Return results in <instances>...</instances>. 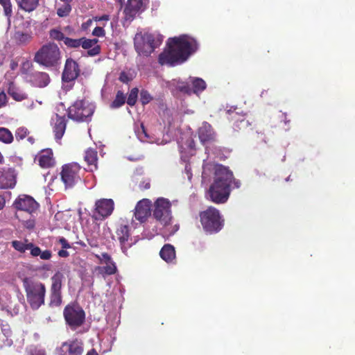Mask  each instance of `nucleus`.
<instances>
[{
	"label": "nucleus",
	"mask_w": 355,
	"mask_h": 355,
	"mask_svg": "<svg viewBox=\"0 0 355 355\" xmlns=\"http://www.w3.org/2000/svg\"><path fill=\"white\" fill-rule=\"evenodd\" d=\"M67 112L68 117L73 121L88 122L94 112V106L85 100H77L68 108Z\"/></svg>",
	"instance_id": "7"
},
{
	"label": "nucleus",
	"mask_w": 355,
	"mask_h": 355,
	"mask_svg": "<svg viewBox=\"0 0 355 355\" xmlns=\"http://www.w3.org/2000/svg\"><path fill=\"white\" fill-rule=\"evenodd\" d=\"M198 137L204 145L216 141V132L207 122H203L198 130Z\"/></svg>",
	"instance_id": "18"
},
{
	"label": "nucleus",
	"mask_w": 355,
	"mask_h": 355,
	"mask_svg": "<svg viewBox=\"0 0 355 355\" xmlns=\"http://www.w3.org/2000/svg\"><path fill=\"white\" fill-rule=\"evenodd\" d=\"M65 323L71 330L80 327L85 322V312L77 303L67 304L63 311Z\"/></svg>",
	"instance_id": "8"
},
{
	"label": "nucleus",
	"mask_w": 355,
	"mask_h": 355,
	"mask_svg": "<svg viewBox=\"0 0 355 355\" xmlns=\"http://www.w3.org/2000/svg\"><path fill=\"white\" fill-rule=\"evenodd\" d=\"M8 103V98L6 93L2 91L0 92V108L5 107Z\"/></svg>",
	"instance_id": "48"
},
{
	"label": "nucleus",
	"mask_w": 355,
	"mask_h": 355,
	"mask_svg": "<svg viewBox=\"0 0 355 355\" xmlns=\"http://www.w3.org/2000/svg\"><path fill=\"white\" fill-rule=\"evenodd\" d=\"M0 3L3 7L6 15L10 16L12 14V6L10 0H0Z\"/></svg>",
	"instance_id": "43"
},
{
	"label": "nucleus",
	"mask_w": 355,
	"mask_h": 355,
	"mask_svg": "<svg viewBox=\"0 0 355 355\" xmlns=\"http://www.w3.org/2000/svg\"><path fill=\"white\" fill-rule=\"evenodd\" d=\"M153 100L150 94L145 89H141L140 92V101L143 105L149 103Z\"/></svg>",
	"instance_id": "40"
},
{
	"label": "nucleus",
	"mask_w": 355,
	"mask_h": 355,
	"mask_svg": "<svg viewBox=\"0 0 355 355\" xmlns=\"http://www.w3.org/2000/svg\"><path fill=\"white\" fill-rule=\"evenodd\" d=\"M64 278L62 272L56 271L51 278V285L50 291H61Z\"/></svg>",
	"instance_id": "27"
},
{
	"label": "nucleus",
	"mask_w": 355,
	"mask_h": 355,
	"mask_svg": "<svg viewBox=\"0 0 355 355\" xmlns=\"http://www.w3.org/2000/svg\"><path fill=\"white\" fill-rule=\"evenodd\" d=\"M60 355H82L83 344L77 339L64 342L60 347Z\"/></svg>",
	"instance_id": "17"
},
{
	"label": "nucleus",
	"mask_w": 355,
	"mask_h": 355,
	"mask_svg": "<svg viewBox=\"0 0 355 355\" xmlns=\"http://www.w3.org/2000/svg\"><path fill=\"white\" fill-rule=\"evenodd\" d=\"M141 128H142V130L144 132V134L146 135V132H145V129H144V126L143 125H141Z\"/></svg>",
	"instance_id": "60"
},
{
	"label": "nucleus",
	"mask_w": 355,
	"mask_h": 355,
	"mask_svg": "<svg viewBox=\"0 0 355 355\" xmlns=\"http://www.w3.org/2000/svg\"><path fill=\"white\" fill-rule=\"evenodd\" d=\"M112 238L119 242L121 251L125 255H128V249L137 243V240L130 237V228L126 225H120Z\"/></svg>",
	"instance_id": "11"
},
{
	"label": "nucleus",
	"mask_w": 355,
	"mask_h": 355,
	"mask_svg": "<svg viewBox=\"0 0 355 355\" xmlns=\"http://www.w3.org/2000/svg\"><path fill=\"white\" fill-rule=\"evenodd\" d=\"M38 162L42 168H49L53 165V152L51 149L44 150L38 156Z\"/></svg>",
	"instance_id": "24"
},
{
	"label": "nucleus",
	"mask_w": 355,
	"mask_h": 355,
	"mask_svg": "<svg viewBox=\"0 0 355 355\" xmlns=\"http://www.w3.org/2000/svg\"><path fill=\"white\" fill-rule=\"evenodd\" d=\"M150 182L148 179H145L140 182L139 184V189L140 191H144L146 189H150Z\"/></svg>",
	"instance_id": "45"
},
{
	"label": "nucleus",
	"mask_w": 355,
	"mask_h": 355,
	"mask_svg": "<svg viewBox=\"0 0 355 355\" xmlns=\"http://www.w3.org/2000/svg\"><path fill=\"white\" fill-rule=\"evenodd\" d=\"M177 89L184 94H191L192 92V89L190 87L189 83L185 82H180L178 83Z\"/></svg>",
	"instance_id": "42"
},
{
	"label": "nucleus",
	"mask_w": 355,
	"mask_h": 355,
	"mask_svg": "<svg viewBox=\"0 0 355 355\" xmlns=\"http://www.w3.org/2000/svg\"><path fill=\"white\" fill-rule=\"evenodd\" d=\"M85 161L90 166V171L97 169L98 153L95 149L89 148L85 151Z\"/></svg>",
	"instance_id": "26"
},
{
	"label": "nucleus",
	"mask_w": 355,
	"mask_h": 355,
	"mask_svg": "<svg viewBox=\"0 0 355 355\" xmlns=\"http://www.w3.org/2000/svg\"><path fill=\"white\" fill-rule=\"evenodd\" d=\"M6 200L3 196L0 195V210L2 209L5 206Z\"/></svg>",
	"instance_id": "55"
},
{
	"label": "nucleus",
	"mask_w": 355,
	"mask_h": 355,
	"mask_svg": "<svg viewBox=\"0 0 355 355\" xmlns=\"http://www.w3.org/2000/svg\"><path fill=\"white\" fill-rule=\"evenodd\" d=\"M41 259L43 260H49L52 257V253L50 250H46L44 251L41 250L40 254L39 256Z\"/></svg>",
	"instance_id": "47"
},
{
	"label": "nucleus",
	"mask_w": 355,
	"mask_h": 355,
	"mask_svg": "<svg viewBox=\"0 0 355 355\" xmlns=\"http://www.w3.org/2000/svg\"><path fill=\"white\" fill-rule=\"evenodd\" d=\"M18 6L26 11H33L38 4V0H16Z\"/></svg>",
	"instance_id": "29"
},
{
	"label": "nucleus",
	"mask_w": 355,
	"mask_h": 355,
	"mask_svg": "<svg viewBox=\"0 0 355 355\" xmlns=\"http://www.w3.org/2000/svg\"><path fill=\"white\" fill-rule=\"evenodd\" d=\"M16 184V175L13 168L0 171V189L13 188Z\"/></svg>",
	"instance_id": "19"
},
{
	"label": "nucleus",
	"mask_w": 355,
	"mask_h": 355,
	"mask_svg": "<svg viewBox=\"0 0 355 355\" xmlns=\"http://www.w3.org/2000/svg\"><path fill=\"white\" fill-rule=\"evenodd\" d=\"M163 37L159 34L148 32L137 33L134 38V46L139 55L149 56L162 42Z\"/></svg>",
	"instance_id": "4"
},
{
	"label": "nucleus",
	"mask_w": 355,
	"mask_h": 355,
	"mask_svg": "<svg viewBox=\"0 0 355 355\" xmlns=\"http://www.w3.org/2000/svg\"><path fill=\"white\" fill-rule=\"evenodd\" d=\"M105 34V31L103 28L96 26L92 31V35L96 37H103Z\"/></svg>",
	"instance_id": "46"
},
{
	"label": "nucleus",
	"mask_w": 355,
	"mask_h": 355,
	"mask_svg": "<svg viewBox=\"0 0 355 355\" xmlns=\"http://www.w3.org/2000/svg\"><path fill=\"white\" fill-rule=\"evenodd\" d=\"M101 261H104L105 263L112 261V258L110 255L107 252H103L101 254V256L96 255V256Z\"/></svg>",
	"instance_id": "49"
},
{
	"label": "nucleus",
	"mask_w": 355,
	"mask_h": 355,
	"mask_svg": "<svg viewBox=\"0 0 355 355\" xmlns=\"http://www.w3.org/2000/svg\"><path fill=\"white\" fill-rule=\"evenodd\" d=\"M58 256L60 257H69V252L66 250V249H62L60 250H59L58 252Z\"/></svg>",
	"instance_id": "53"
},
{
	"label": "nucleus",
	"mask_w": 355,
	"mask_h": 355,
	"mask_svg": "<svg viewBox=\"0 0 355 355\" xmlns=\"http://www.w3.org/2000/svg\"><path fill=\"white\" fill-rule=\"evenodd\" d=\"M192 86L191 88L192 92L197 94L198 92H201L206 88L205 82L200 78H194L192 79Z\"/></svg>",
	"instance_id": "32"
},
{
	"label": "nucleus",
	"mask_w": 355,
	"mask_h": 355,
	"mask_svg": "<svg viewBox=\"0 0 355 355\" xmlns=\"http://www.w3.org/2000/svg\"><path fill=\"white\" fill-rule=\"evenodd\" d=\"M29 78L31 84L37 87H46L51 81L49 75L42 71H35L31 73Z\"/></svg>",
	"instance_id": "20"
},
{
	"label": "nucleus",
	"mask_w": 355,
	"mask_h": 355,
	"mask_svg": "<svg viewBox=\"0 0 355 355\" xmlns=\"http://www.w3.org/2000/svg\"><path fill=\"white\" fill-rule=\"evenodd\" d=\"M64 43L69 48H78L80 46L81 38L71 39L67 37L64 40Z\"/></svg>",
	"instance_id": "39"
},
{
	"label": "nucleus",
	"mask_w": 355,
	"mask_h": 355,
	"mask_svg": "<svg viewBox=\"0 0 355 355\" xmlns=\"http://www.w3.org/2000/svg\"><path fill=\"white\" fill-rule=\"evenodd\" d=\"M151 202L144 198L139 200L135 208V217L141 223L145 222L150 216Z\"/></svg>",
	"instance_id": "16"
},
{
	"label": "nucleus",
	"mask_w": 355,
	"mask_h": 355,
	"mask_svg": "<svg viewBox=\"0 0 355 355\" xmlns=\"http://www.w3.org/2000/svg\"><path fill=\"white\" fill-rule=\"evenodd\" d=\"M49 37L51 40L56 41H63L67 37H64V33L57 28H53L49 31Z\"/></svg>",
	"instance_id": "37"
},
{
	"label": "nucleus",
	"mask_w": 355,
	"mask_h": 355,
	"mask_svg": "<svg viewBox=\"0 0 355 355\" xmlns=\"http://www.w3.org/2000/svg\"><path fill=\"white\" fill-rule=\"evenodd\" d=\"M87 242H88V244L92 247V248H97L98 246V243L96 240L95 239H87Z\"/></svg>",
	"instance_id": "52"
},
{
	"label": "nucleus",
	"mask_w": 355,
	"mask_h": 355,
	"mask_svg": "<svg viewBox=\"0 0 355 355\" xmlns=\"http://www.w3.org/2000/svg\"><path fill=\"white\" fill-rule=\"evenodd\" d=\"M33 60L46 68L57 67L60 64L61 51L55 43L49 42L35 53Z\"/></svg>",
	"instance_id": "3"
},
{
	"label": "nucleus",
	"mask_w": 355,
	"mask_h": 355,
	"mask_svg": "<svg viewBox=\"0 0 355 355\" xmlns=\"http://www.w3.org/2000/svg\"><path fill=\"white\" fill-rule=\"evenodd\" d=\"M15 207L21 211H24L30 214L35 212L39 207L38 203L33 198L22 195L19 196L14 202Z\"/></svg>",
	"instance_id": "14"
},
{
	"label": "nucleus",
	"mask_w": 355,
	"mask_h": 355,
	"mask_svg": "<svg viewBox=\"0 0 355 355\" xmlns=\"http://www.w3.org/2000/svg\"><path fill=\"white\" fill-rule=\"evenodd\" d=\"M22 36H23V37H27V35L23 34V35H22Z\"/></svg>",
	"instance_id": "61"
},
{
	"label": "nucleus",
	"mask_w": 355,
	"mask_h": 355,
	"mask_svg": "<svg viewBox=\"0 0 355 355\" xmlns=\"http://www.w3.org/2000/svg\"><path fill=\"white\" fill-rule=\"evenodd\" d=\"M171 207L170 202L165 198H158L155 202L153 216L164 226L169 225L172 219Z\"/></svg>",
	"instance_id": "10"
},
{
	"label": "nucleus",
	"mask_w": 355,
	"mask_h": 355,
	"mask_svg": "<svg viewBox=\"0 0 355 355\" xmlns=\"http://www.w3.org/2000/svg\"><path fill=\"white\" fill-rule=\"evenodd\" d=\"M159 255L165 261L172 262L175 259V248L171 244H166L161 249Z\"/></svg>",
	"instance_id": "25"
},
{
	"label": "nucleus",
	"mask_w": 355,
	"mask_h": 355,
	"mask_svg": "<svg viewBox=\"0 0 355 355\" xmlns=\"http://www.w3.org/2000/svg\"><path fill=\"white\" fill-rule=\"evenodd\" d=\"M29 134V131L25 127H19L15 131V138L17 141H20L26 137Z\"/></svg>",
	"instance_id": "41"
},
{
	"label": "nucleus",
	"mask_w": 355,
	"mask_h": 355,
	"mask_svg": "<svg viewBox=\"0 0 355 355\" xmlns=\"http://www.w3.org/2000/svg\"><path fill=\"white\" fill-rule=\"evenodd\" d=\"M210 166L214 171V180L207 192V198L215 204H224L228 200L232 189L240 187L241 182L227 167L218 164Z\"/></svg>",
	"instance_id": "1"
},
{
	"label": "nucleus",
	"mask_w": 355,
	"mask_h": 355,
	"mask_svg": "<svg viewBox=\"0 0 355 355\" xmlns=\"http://www.w3.org/2000/svg\"><path fill=\"white\" fill-rule=\"evenodd\" d=\"M28 250H30V253H31V256H33L34 257L40 256V252H41L40 248L35 245V244L31 242L29 243V247H28Z\"/></svg>",
	"instance_id": "44"
},
{
	"label": "nucleus",
	"mask_w": 355,
	"mask_h": 355,
	"mask_svg": "<svg viewBox=\"0 0 355 355\" xmlns=\"http://www.w3.org/2000/svg\"><path fill=\"white\" fill-rule=\"evenodd\" d=\"M188 147L190 149H194L195 148V142L193 139L191 137H189L187 140Z\"/></svg>",
	"instance_id": "54"
},
{
	"label": "nucleus",
	"mask_w": 355,
	"mask_h": 355,
	"mask_svg": "<svg viewBox=\"0 0 355 355\" xmlns=\"http://www.w3.org/2000/svg\"><path fill=\"white\" fill-rule=\"evenodd\" d=\"M232 119H235V122L234 124L235 129L241 130L243 128H246L248 125V121L245 120V119H244L243 117H242V119H236L238 116L237 113L232 112Z\"/></svg>",
	"instance_id": "35"
},
{
	"label": "nucleus",
	"mask_w": 355,
	"mask_h": 355,
	"mask_svg": "<svg viewBox=\"0 0 355 355\" xmlns=\"http://www.w3.org/2000/svg\"><path fill=\"white\" fill-rule=\"evenodd\" d=\"M114 208V203L112 199L103 198L98 200L95 203L93 218L95 220H103L112 214Z\"/></svg>",
	"instance_id": "12"
},
{
	"label": "nucleus",
	"mask_w": 355,
	"mask_h": 355,
	"mask_svg": "<svg viewBox=\"0 0 355 355\" xmlns=\"http://www.w3.org/2000/svg\"><path fill=\"white\" fill-rule=\"evenodd\" d=\"M8 94L16 101H21L28 98V95L12 82H10L8 84Z\"/></svg>",
	"instance_id": "23"
},
{
	"label": "nucleus",
	"mask_w": 355,
	"mask_h": 355,
	"mask_svg": "<svg viewBox=\"0 0 355 355\" xmlns=\"http://www.w3.org/2000/svg\"><path fill=\"white\" fill-rule=\"evenodd\" d=\"M86 355H98V354L97 353L96 349L93 348V349L89 350L87 352Z\"/></svg>",
	"instance_id": "56"
},
{
	"label": "nucleus",
	"mask_w": 355,
	"mask_h": 355,
	"mask_svg": "<svg viewBox=\"0 0 355 355\" xmlns=\"http://www.w3.org/2000/svg\"><path fill=\"white\" fill-rule=\"evenodd\" d=\"M23 286L31 308L33 310L38 309L44 304L45 285L40 282L32 281L26 277L23 279Z\"/></svg>",
	"instance_id": "5"
},
{
	"label": "nucleus",
	"mask_w": 355,
	"mask_h": 355,
	"mask_svg": "<svg viewBox=\"0 0 355 355\" xmlns=\"http://www.w3.org/2000/svg\"><path fill=\"white\" fill-rule=\"evenodd\" d=\"M98 39H87L86 37H81V44L84 49H87V53L90 56H95L101 53V46L98 44Z\"/></svg>",
	"instance_id": "21"
},
{
	"label": "nucleus",
	"mask_w": 355,
	"mask_h": 355,
	"mask_svg": "<svg viewBox=\"0 0 355 355\" xmlns=\"http://www.w3.org/2000/svg\"><path fill=\"white\" fill-rule=\"evenodd\" d=\"M81 171L80 166L76 162L62 166L60 175L66 188H72L81 182Z\"/></svg>",
	"instance_id": "9"
},
{
	"label": "nucleus",
	"mask_w": 355,
	"mask_h": 355,
	"mask_svg": "<svg viewBox=\"0 0 355 355\" xmlns=\"http://www.w3.org/2000/svg\"><path fill=\"white\" fill-rule=\"evenodd\" d=\"M199 217L202 227L207 233H218L224 226V219L220 211L212 206L208 207L205 210L200 211Z\"/></svg>",
	"instance_id": "6"
},
{
	"label": "nucleus",
	"mask_w": 355,
	"mask_h": 355,
	"mask_svg": "<svg viewBox=\"0 0 355 355\" xmlns=\"http://www.w3.org/2000/svg\"><path fill=\"white\" fill-rule=\"evenodd\" d=\"M125 94L122 91L119 90L116 92L115 98L110 104V107L112 109L119 108L125 104Z\"/></svg>",
	"instance_id": "30"
},
{
	"label": "nucleus",
	"mask_w": 355,
	"mask_h": 355,
	"mask_svg": "<svg viewBox=\"0 0 355 355\" xmlns=\"http://www.w3.org/2000/svg\"><path fill=\"white\" fill-rule=\"evenodd\" d=\"M80 69L76 61L71 58L66 60L62 73V80L64 83L74 81L79 76Z\"/></svg>",
	"instance_id": "13"
},
{
	"label": "nucleus",
	"mask_w": 355,
	"mask_h": 355,
	"mask_svg": "<svg viewBox=\"0 0 355 355\" xmlns=\"http://www.w3.org/2000/svg\"><path fill=\"white\" fill-rule=\"evenodd\" d=\"M50 306H59L62 304L61 291H50Z\"/></svg>",
	"instance_id": "34"
},
{
	"label": "nucleus",
	"mask_w": 355,
	"mask_h": 355,
	"mask_svg": "<svg viewBox=\"0 0 355 355\" xmlns=\"http://www.w3.org/2000/svg\"><path fill=\"white\" fill-rule=\"evenodd\" d=\"M78 243L81 245L82 247H86V244L83 241H79Z\"/></svg>",
	"instance_id": "58"
},
{
	"label": "nucleus",
	"mask_w": 355,
	"mask_h": 355,
	"mask_svg": "<svg viewBox=\"0 0 355 355\" xmlns=\"http://www.w3.org/2000/svg\"><path fill=\"white\" fill-rule=\"evenodd\" d=\"M71 10V6L69 3H63L57 9V14L59 17H67L69 15Z\"/></svg>",
	"instance_id": "38"
},
{
	"label": "nucleus",
	"mask_w": 355,
	"mask_h": 355,
	"mask_svg": "<svg viewBox=\"0 0 355 355\" xmlns=\"http://www.w3.org/2000/svg\"><path fill=\"white\" fill-rule=\"evenodd\" d=\"M167 46L168 49L159 54L158 61L171 67L183 63L198 49L196 41L184 35L169 38Z\"/></svg>",
	"instance_id": "2"
},
{
	"label": "nucleus",
	"mask_w": 355,
	"mask_h": 355,
	"mask_svg": "<svg viewBox=\"0 0 355 355\" xmlns=\"http://www.w3.org/2000/svg\"><path fill=\"white\" fill-rule=\"evenodd\" d=\"M138 93L139 89L137 87H134L130 90L126 101L128 105L132 107L136 104L138 98Z\"/></svg>",
	"instance_id": "36"
},
{
	"label": "nucleus",
	"mask_w": 355,
	"mask_h": 355,
	"mask_svg": "<svg viewBox=\"0 0 355 355\" xmlns=\"http://www.w3.org/2000/svg\"><path fill=\"white\" fill-rule=\"evenodd\" d=\"M96 270H98L99 272V273H101L102 275L105 274V275H114L116 272L117 268H116L115 263L113 261H112L106 263L105 266L97 267Z\"/></svg>",
	"instance_id": "28"
},
{
	"label": "nucleus",
	"mask_w": 355,
	"mask_h": 355,
	"mask_svg": "<svg viewBox=\"0 0 355 355\" xmlns=\"http://www.w3.org/2000/svg\"><path fill=\"white\" fill-rule=\"evenodd\" d=\"M58 242L62 245V248L63 249H69L71 248V245L69 243L67 240L64 237L59 238Z\"/></svg>",
	"instance_id": "51"
},
{
	"label": "nucleus",
	"mask_w": 355,
	"mask_h": 355,
	"mask_svg": "<svg viewBox=\"0 0 355 355\" xmlns=\"http://www.w3.org/2000/svg\"><path fill=\"white\" fill-rule=\"evenodd\" d=\"M102 19L104 20H108L109 17L107 15H104V16H103Z\"/></svg>",
	"instance_id": "59"
},
{
	"label": "nucleus",
	"mask_w": 355,
	"mask_h": 355,
	"mask_svg": "<svg viewBox=\"0 0 355 355\" xmlns=\"http://www.w3.org/2000/svg\"><path fill=\"white\" fill-rule=\"evenodd\" d=\"M0 141L6 144H11L13 141L12 132L6 128H0Z\"/></svg>",
	"instance_id": "33"
},
{
	"label": "nucleus",
	"mask_w": 355,
	"mask_h": 355,
	"mask_svg": "<svg viewBox=\"0 0 355 355\" xmlns=\"http://www.w3.org/2000/svg\"><path fill=\"white\" fill-rule=\"evenodd\" d=\"M119 80L123 83H128L131 80V78L125 71H122L119 75Z\"/></svg>",
	"instance_id": "50"
},
{
	"label": "nucleus",
	"mask_w": 355,
	"mask_h": 355,
	"mask_svg": "<svg viewBox=\"0 0 355 355\" xmlns=\"http://www.w3.org/2000/svg\"><path fill=\"white\" fill-rule=\"evenodd\" d=\"M28 141L31 144H34L35 142V139L33 137H28Z\"/></svg>",
	"instance_id": "57"
},
{
	"label": "nucleus",
	"mask_w": 355,
	"mask_h": 355,
	"mask_svg": "<svg viewBox=\"0 0 355 355\" xmlns=\"http://www.w3.org/2000/svg\"><path fill=\"white\" fill-rule=\"evenodd\" d=\"M28 239H24V241L15 240L11 242L12 247L17 251L20 253H24L26 250H28L29 247V243Z\"/></svg>",
	"instance_id": "31"
},
{
	"label": "nucleus",
	"mask_w": 355,
	"mask_h": 355,
	"mask_svg": "<svg viewBox=\"0 0 355 355\" xmlns=\"http://www.w3.org/2000/svg\"><path fill=\"white\" fill-rule=\"evenodd\" d=\"M66 119L64 116L56 114L55 122L53 126V132L56 140H60L66 130Z\"/></svg>",
	"instance_id": "22"
},
{
	"label": "nucleus",
	"mask_w": 355,
	"mask_h": 355,
	"mask_svg": "<svg viewBox=\"0 0 355 355\" xmlns=\"http://www.w3.org/2000/svg\"><path fill=\"white\" fill-rule=\"evenodd\" d=\"M143 0H128L123 10L124 21L130 23L141 11L143 6Z\"/></svg>",
	"instance_id": "15"
}]
</instances>
